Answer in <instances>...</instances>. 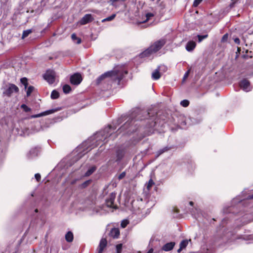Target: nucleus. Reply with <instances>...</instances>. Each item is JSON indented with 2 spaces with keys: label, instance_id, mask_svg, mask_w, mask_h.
Wrapping results in <instances>:
<instances>
[{
  "label": "nucleus",
  "instance_id": "44",
  "mask_svg": "<svg viewBox=\"0 0 253 253\" xmlns=\"http://www.w3.org/2000/svg\"><path fill=\"white\" fill-rule=\"evenodd\" d=\"M35 177L38 181H40V180H41V175L40 173L35 174Z\"/></svg>",
  "mask_w": 253,
  "mask_h": 253
},
{
  "label": "nucleus",
  "instance_id": "18",
  "mask_svg": "<svg viewBox=\"0 0 253 253\" xmlns=\"http://www.w3.org/2000/svg\"><path fill=\"white\" fill-rule=\"evenodd\" d=\"M196 42L194 41H189L186 45V49L188 51H192L196 47Z\"/></svg>",
  "mask_w": 253,
  "mask_h": 253
},
{
  "label": "nucleus",
  "instance_id": "41",
  "mask_svg": "<svg viewBox=\"0 0 253 253\" xmlns=\"http://www.w3.org/2000/svg\"><path fill=\"white\" fill-rule=\"evenodd\" d=\"M228 35L227 34L224 35L222 38L221 42H225L227 41V40L228 39Z\"/></svg>",
  "mask_w": 253,
  "mask_h": 253
},
{
  "label": "nucleus",
  "instance_id": "53",
  "mask_svg": "<svg viewBox=\"0 0 253 253\" xmlns=\"http://www.w3.org/2000/svg\"><path fill=\"white\" fill-rule=\"evenodd\" d=\"M36 212H38V209L35 210Z\"/></svg>",
  "mask_w": 253,
  "mask_h": 253
},
{
  "label": "nucleus",
  "instance_id": "2",
  "mask_svg": "<svg viewBox=\"0 0 253 253\" xmlns=\"http://www.w3.org/2000/svg\"><path fill=\"white\" fill-rule=\"evenodd\" d=\"M127 73V71H124L122 68H117L99 77L96 80L97 83L99 84L104 79H107V81H111L119 84L125 74Z\"/></svg>",
  "mask_w": 253,
  "mask_h": 253
},
{
  "label": "nucleus",
  "instance_id": "39",
  "mask_svg": "<svg viewBox=\"0 0 253 253\" xmlns=\"http://www.w3.org/2000/svg\"><path fill=\"white\" fill-rule=\"evenodd\" d=\"M202 1V0H194L193 2V6L194 7L197 6Z\"/></svg>",
  "mask_w": 253,
  "mask_h": 253
},
{
  "label": "nucleus",
  "instance_id": "33",
  "mask_svg": "<svg viewBox=\"0 0 253 253\" xmlns=\"http://www.w3.org/2000/svg\"><path fill=\"white\" fill-rule=\"evenodd\" d=\"M21 108H22L24 111L26 112H28L31 111V108L28 107L25 104H22L21 106Z\"/></svg>",
  "mask_w": 253,
  "mask_h": 253
},
{
  "label": "nucleus",
  "instance_id": "35",
  "mask_svg": "<svg viewBox=\"0 0 253 253\" xmlns=\"http://www.w3.org/2000/svg\"><path fill=\"white\" fill-rule=\"evenodd\" d=\"M154 184V182L152 179H150L148 183L147 184V188L148 190L150 189L152 185Z\"/></svg>",
  "mask_w": 253,
  "mask_h": 253
},
{
  "label": "nucleus",
  "instance_id": "50",
  "mask_svg": "<svg viewBox=\"0 0 253 253\" xmlns=\"http://www.w3.org/2000/svg\"><path fill=\"white\" fill-rule=\"evenodd\" d=\"M154 240H153H153H152V239H151V240H150V244H153V243L154 242Z\"/></svg>",
  "mask_w": 253,
  "mask_h": 253
},
{
  "label": "nucleus",
  "instance_id": "3",
  "mask_svg": "<svg viewBox=\"0 0 253 253\" xmlns=\"http://www.w3.org/2000/svg\"><path fill=\"white\" fill-rule=\"evenodd\" d=\"M136 120L131 119V120H128L123 126H122L120 129L121 131L125 130H127V133L132 132L134 131L136 129H135V126H133Z\"/></svg>",
  "mask_w": 253,
  "mask_h": 253
},
{
  "label": "nucleus",
  "instance_id": "46",
  "mask_svg": "<svg viewBox=\"0 0 253 253\" xmlns=\"http://www.w3.org/2000/svg\"><path fill=\"white\" fill-rule=\"evenodd\" d=\"M234 42L237 44H240V39L238 38H235L234 39Z\"/></svg>",
  "mask_w": 253,
  "mask_h": 253
},
{
  "label": "nucleus",
  "instance_id": "7",
  "mask_svg": "<svg viewBox=\"0 0 253 253\" xmlns=\"http://www.w3.org/2000/svg\"><path fill=\"white\" fill-rule=\"evenodd\" d=\"M116 198V194L115 193H111L109 197L106 199V205L107 207L111 208L114 209H116L117 206L114 204V200Z\"/></svg>",
  "mask_w": 253,
  "mask_h": 253
},
{
  "label": "nucleus",
  "instance_id": "30",
  "mask_svg": "<svg viewBox=\"0 0 253 253\" xmlns=\"http://www.w3.org/2000/svg\"><path fill=\"white\" fill-rule=\"evenodd\" d=\"M208 37V35L207 34L205 35H198L197 37L198 38V42H201L204 39H206Z\"/></svg>",
  "mask_w": 253,
  "mask_h": 253
},
{
  "label": "nucleus",
  "instance_id": "15",
  "mask_svg": "<svg viewBox=\"0 0 253 253\" xmlns=\"http://www.w3.org/2000/svg\"><path fill=\"white\" fill-rule=\"evenodd\" d=\"M109 236L111 237L114 238V239H117L119 238L120 236V230L119 228H112L109 233Z\"/></svg>",
  "mask_w": 253,
  "mask_h": 253
},
{
  "label": "nucleus",
  "instance_id": "23",
  "mask_svg": "<svg viewBox=\"0 0 253 253\" xmlns=\"http://www.w3.org/2000/svg\"><path fill=\"white\" fill-rule=\"evenodd\" d=\"M32 33V29H28L23 31L22 39H24L25 38L27 37L31 33Z\"/></svg>",
  "mask_w": 253,
  "mask_h": 253
},
{
  "label": "nucleus",
  "instance_id": "17",
  "mask_svg": "<svg viewBox=\"0 0 253 253\" xmlns=\"http://www.w3.org/2000/svg\"><path fill=\"white\" fill-rule=\"evenodd\" d=\"M39 150L37 148L31 149L28 153V157L29 159H32L38 156Z\"/></svg>",
  "mask_w": 253,
  "mask_h": 253
},
{
  "label": "nucleus",
  "instance_id": "52",
  "mask_svg": "<svg viewBox=\"0 0 253 253\" xmlns=\"http://www.w3.org/2000/svg\"><path fill=\"white\" fill-rule=\"evenodd\" d=\"M182 123L184 125H186V123L185 122V121L182 122Z\"/></svg>",
  "mask_w": 253,
  "mask_h": 253
},
{
  "label": "nucleus",
  "instance_id": "12",
  "mask_svg": "<svg viewBox=\"0 0 253 253\" xmlns=\"http://www.w3.org/2000/svg\"><path fill=\"white\" fill-rule=\"evenodd\" d=\"M93 20V18L90 14H86L80 20L79 23L83 25L91 22Z\"/></svg>",
  "mask_w": 253,
  "mask_h": 253
},
{
  "label": "nucleus",
  "instance_id": "11",
  "mask_svg": "<svg viewBox=\"0 0 253 253\" xmlns=\"http://www.w3.org/2000/svg\"><path fill=\"white\" fill-rule=\"evenodd\" d=\"M191 242V239H184L182 240L179 243V248L177 250V252L178 253H180L183 250H185L186 247L189 245V243Z\"/></svg>",
  "mask_w": 253,
  "mask_h": 253
},
{
  "label": "nucleus",
  "instance_id": "45",
  "mask_svg": "<svg viewBox=\"0 0 253 253\" xmlns=\"http://www.w3.org/2000/svg\"><path fill=\"white\" fill-rule=\"evenodd\" d=\"M123 154H120L119 152L117 153V161H120L123 157Z\"/></svg>",
  "mask_w": 253,
  "mask_h": 253
},
{
  "label": "nucleus",
  "instance_id": "16",
  "mask_svg": "<svg viewBox=\"0 0 253 253\" xmlns=\"http://www.w3.org/2000/svg\"><path fill=\"white\" fill-rule=\"evenodd\" d=\"M107 241L105 238H102L100 241L99 246L98 247V253H101L104 249L106 247Z\"/></svg>",
  "mask_w": 253,
  "mask_h": 253
},
{
  "label": "nucleus",
  "instance_id": "29",
  "mask_svg": "<svg viewBox=\"0 0 253 253\" xmlns=\"http://www.w3.org/2000/svg\"><path fill=\"white\" fill-rule=\"evenodd\" d=\"M154 16V15L152 13H147L145 15V17L146 18V19L144 20L142 22L145 23V22H147V21L149 20L151 18V17H153Z\"/></svg>",
  "mask_w": 253,
  "mask_h": 253
},
{
  "label": "nucleus",
  "instance_id": "5",
  "mask_svg": "<svg viewBox=\"0 0 253 253\" xmlns=\"http://www.w3.org/2000/svg\"><path fill=\"white\" fill-rule=\"evenodd\" d=\"M166 43L165 39H161L157 41L151 45L149 48L150 50L154 53L159 51Z\"/></svg>",
  "mask_w": 253,
  "mask_h": 253
},
{
  "label": "nucleus",
  "instance_id": "20",
  "mask_svg": "<svg viewBox=\"0 0 253 253\" xmlns=\"http://www.w3.org/2000/svg\"><path fill=\"white\" fill-rule=\"evenodd\" d=\"M97 167L95 166L90 167L87 171L84 173V176H89L91 175L96 170Z\"/></svg>",
  "mask_w": 253,
  "mask_h": 253
},
{
  "label": "nucleus",
  "instance_id": "49",
  "mask_svg": "<svg viewBox=\"0 0 253 253\" xmlns=\"http://www.w3.org/2000/svg\"><path fill=\"white\" fill-rule=\"evenodd\" d=\"M234 3H235V1L233 2L232 3L230 4V7H233Z\"/></svg>",
  "mask_w": 253,
  "mask_h": 253
},
{
  "label": "nucleus",
  "instance_id": "25",
  "mask_svg": "<svg viewBox=\"0 0 253 253\" xmlns=\"http://www.w3.org/2000/svg\"><path fill=\"white\" fill-rule=\"evenodd\" d=\"M91 180H88L84 181L82 184L80 185V187L81 188H85L87 187L91 182Z\"/></svg>",
  "mask_w": 253,
  "mask_h": 253
},
{
  "label": "nucleus",
  "instance_id": "47",
  "mask_svg": "<svg viewBox=\"0 0 253 253\" xmlns=\"http://www.w3.org/2000/svg\"><path fill=\"white\" fill-rule=\"evenodd\" d=\"M247 199H253V194L252 195H249L246 198Z\"/></svg>",
  "mask_w": 253,
  "mask_h": 253
},
{
  "label": "nucleus",
  "instance_id": "32",
  "mask_svg": "<svg viewBox=\"0 0 253 253\" xmlns=\"http://www.w3.org/2000/svg\"><path fill=\"white\" fill-rule=\"evenodd\" d=\"M21 83L24 85L25 88L27 87L28 85V82L27 79L26 78H23L21 79Z\"/></svg>",
  "mask_w": 253,
  "mask_h": 253
},
{
  "label": "nucleus",
  "instance_id": "43",
  "mask_svg": "<svg viewBox=\"0 0 253 253\" xmlns=\"http://www.w3.org/2000/svg\"><path fill=\"white\" fill-rule=\"evenodd\" d=\"M126 176V172H122L118 176V179L121 180L123 179Z\"/></svg>",
  "mask_w": 253,
  "mask_h": 253
},
{
  "label": "nucleus",
  "instance_id": "51",
  "mask_svg": "<svg viewBox=\"0 0 253 253\" xmlns=\"http://www.w3.org/2000/svg\"><path fill=\"white\" fill-rule=\"evenodd\" d=\"M189 204H190V205L193 206L194 203H193V202H190Z\"/></svg>",
  "mask_w": 253,
  "mask_h": 253
},
{
  "label": "nucleus",
  "instance_id": "9",
  "mask_svg": "<svg viewBox=\"0 0 253 253\" xmlns=\"http://www.w3.org/2000/svg\"><path fill=\"white\" fill-rule=\"evenodd\" d=\"M240 87L245 91L248 92L252 89L249 81L246 79H244L240 83Z\"/></svg>",
  "mask_w": 253,
  "mask_h": 253
},
{
  "label": "nucleus",
  "instance_id": "19",
  "mask_svg": "<svg viewBox=\"0 0 253 253\" xmlns=\"http://www.w3.org/2000/svg\"><path fill=\"white\" fill-rule=\"evenodd\" d=\"M153 53L150 50V48H148L146 50L140 54L139 56L140 58H144L145 57H149L151 54Z\"/></svg>",
  "mask_w": 253,
  "mask_h": 253
},
{
  "label": "nucleus",
  "instance_id": "37",
  "mask_svg": "<svg viewBox=\"0 0 253 253\" xmlns=\"http://www.w3.org/2000/svg\"><path fill=\"white\" fill-rule=\"evenodd\" d=\"M122 247H123V245L122 244H118L116 246V250H117V253H121V252L122 251Z\"/></svg>",
  "mask_w": 253,
  "mask_h": 253
},
{
  "label": "nucleus",
  "instance_id": "42",
  "mask_svg": "<svg viewBox=\"0 0 253 253\" xmlns=\"http://www.w3.org/2000/svg\"><path fill=\"white\" fill-rule=\"evenodd\" d=\"M151 120H152V122L149 125L148 127H154L156 125V122H154V119L153 118L151 119Z\"/></svg>",
  "mask_w": 253,
  "mask_h": 253
},
{
  "label": "nucleus",
  "instance_id": "40",
  "mask_svg": "<svg viewBox=\"0 0 253 253\" xmlns=\"http://www.w3.org/2000/svg\"><path fill=\"white\" fill-rule=\"evenodd\" d=\"M243 238L244 240H253V235H250L244 237Z\"/></svg>",
  "mask_w": 253,
  "mask_h": 253
},
{
  "label": "nucleus",
  "instance_id": "28",
  "mask_svg": "<svg viewBox=\"0 0 253 253\" xmlns=\"http://www.w3.org/2000/svg\"><path fill=\"white\" fill-rule=\"evenodd\" d=\"M116 14H113L110 16H109L102 20V22H105L106 21H110L113 20L116 17Z\"/></svg>",
  "mask_w": 253,
  "mask_h": 253
},
{
  "label": "nucleus",
  "instance_id": "48",
  "mask_svg": "<svg viewBox=\"0 0 253 253\" xmlns=\"http://www.w3.org/2000/svg\"><path fill=\"white\" fill-rule=\"evenodd\" d=\"M153 251V249L151 248L147 253H152Z\"/></svg>",
  "mask_w": 253,
  "mask_h": 253
},
{
  "label": "nucleus",
  "instance_id": "36",
  "mask_svg": "<svg viewBox=\"0 0 253 253\" xmlns=\"http://www.w3.org/2000/svg\"><path fill=\"white\" fill-rule=\"evenodd\" d=\"M128 224V221L127 220H124L122 221L121 225L123 228H125Z\"/></svg>",
  "mask_w": 253,
  "mask_h": 253
},
{
  "label": "nucleus",
  "instance_id": "22",
  "mask_svg": "<svg viewBox=\"0 0 253 253\" xmlns=\"http://www.w3.org/2000/svg\"><path fill=\"white\" fill-rule=\"evenodd\" d=\"M72 40L77 44H80L81 42V39L78 38L75 34H73L71 35Z\"/></svg>",
  "mask_w": 253,
  "mask_h": 253
},
{
  "label": "nucleus",
  "instance_id": "34",
  "mask_svg": "<svg viewBox=\"0 0 253 253\" xmlns=\"http://www.w3.org/2000/svg\"><path fill=\"white\" fill-rule=\"evenodd\" d=\"M189 102L187 100H183L180 102V104L184 107H187L189 105Z\"/></svg>",
  "mask_w": 253,
  "mask_h": 253
},
{
  "label": "nucleus",
  "instance_id": "21",
  "mask_svg": "<svg viewBox=\"0 0 253 253\" xmlns=\"http://www.w3.org/2000/svg\"><path fill=\"white\" fill-rule=\"evenodd\" d=\"M65 239L68 242H71L73 240V234L72 232L69 231L65 235Z\"/></svg>",
  "mask_w": 253,
  "mask_h": 253
},
{
  "label": "nucleus",
  "instance_id": "24",
  "mask_svg": "<svg viewBox=\"0 0 253 253\" xmlns=\"http://www.w3.org/2000/svg\"><path fill=\"white\" fill-rule=\"evenodd\" d=\"M59 94L58 91L55 90H54L52 91L51 93V98L53 99H57L59 97Z\"/></svg>",
  "mask_w": 253,
  "mask_h": 253
},
{
  "label": "nucleus",
  "instance_id": "27",
  "mask_svg": "<svg viewBox=\"0 0 253 253\" xmlns=\"http://www.w3.org/2000/svg\"><path fill=\"white\" fill-rule=\"evenodd\" d=\"M71 88L70 85L65 84L63 87V92L65 93H68L71 91Z\"/></svg>",
  "mask_w": 253,
  "mask_h": 253
},
{
  "label": "nucleus",
  "instance_id": "13",
  "mask_svg": "<svg viewBox=\"0 0 253 253\" xmlns=\"http://www.w3.org/2000/svg\"><path fill=\"white\" fill-rule=\"evenodd\" d=\"M161 68L166 69V67L164 66H159L152 74V78L153 79L157 80L160 78L161 76V74L160 73Z\"/></svg>",
  "mask_w": 253,
  "mask_h": 253
},
{
  "label": "nucleus",
  "instance_id": "38",
  "mask_svg": "<svg viewBox=\"0 0 253 253\" xmlns=\"http://www.w3.org/2000/svg\"><path fill=\"white\" fill-rule=\"evenodd\" d=\"M190 72V70L189 69L185 73V74L183 76V80H182L183 82H184L185 81V80L188 78V77L189 76Z\"/></svg>",
  "mask_w": 253,
  "mask_h": 253
},
{
  "label": "nucleus",
  "instance_id": "10",
  "mask_svg": "<svg viewBox=\"0 0 253 253\" xmlns=\"http://www.w3.org/2000/svg\"><path fill=\"white\" fill-rule=\"evenodd\" d=\"M82 80L81 75L76 73L72 76L70 78V82L72 84L78 85L80 84Z\"/></svg>",
  "mask_w": 253,
  "mask_h": 253
},
{
  "label": "nucleus",
  "instance_id": "4",
  "mask_svg": "<svg viewBox=\"0 0 253 253\" xmlns=\"http://www.w3.org/2000/svg\"><path fill=\"white\" fill-rule=\"evenodd\" d=\"M18 90V87L16 85L9 84L4 87L3 94L7 96H10L13 92H17Z\"/></svg>",
  "mask_w": 253,
  "mask_h": 253
},
{
  "label": "nucleus",
  "instance_id": "26",
  "mask_svg": "<svg viewBox=\"0 0 253 253\" xmlns=\"http://www.w3.org/2000/svg\"><path fill=\"white\" fill-rule=\"evenodd\" d=\"M169 149L167 147H166L162 149L159 150L156 153V156L157 157H159L160 155L162 154L163 153L167 151Z\"/></svg>",
  "mask_w": 253,
  "mask_h": 253
},
{
  "label": "nucleus",
  "instance_id": "14",
  "mask_svg": "<svg viewBox=\"0 0 253 253\" xmlns=\"http://www.w3.org/2000/svg\"><path fill=\"white\" fill-rule=\"evenodd\" d=\"M175 245V243L174 242L168 243L163 246L161 250L162 251L169 252L173 249Z\"/></svg>",
  "mask_w": 253,
  "mask_h": 253
},
{
  "label": "nucleus",
  "instance_id": "31",
  "mask_svg": "<svg viewBox=\"0 0 253 253\" xmlns=\"http://www.w3.org/2000/svg\"><path fill=\"white\" fill-rule=\"evenodd\" d=\"M34 87L33 86H30L28 87L27 90V96H29L31 95V93L33 91Z\"/></svg>",
  "mask_w": 253,
  "mask_h": 253
},
{
  "label": "nucleus",
  "instance_id": "8",
  "mask_svg": "<svg viewBox=\"0 0 253 253\" xmlns=\"http://www.w3.org/2000/svg\"><path fill=\"white\" fill-rule=\"evenodd\" d=\"M60 110V108H56L54 109H50L47 111H45L43 112H42L41 113L37 114V115H32L30 118H39L44 116L48 115L51 114H53L56 112H57L58 111Z\"/></svg>",
  "mask_w": 253,
  "mask_h": 253
},
{
  "label": "nucleus",
  "instance_id": "6",
  "mask_svg": "<svg viewBox=\"0 0 253 253\" xmlns=\"http://www.w3.org/2000/svg\"><path fill=\"white\" fill-rule=\"evenodd\" d=\"M55 72L52 70H48L44 75V79L49 84H52L55 81Z\"/></svg>",
  "mask_w": 253,
  "mask_h": 253
},
{
  "label": "nucleus",
  "instance_id": "1",
  "mask_svg": "<svg viewBox=\"0 0 253 253\" xmlns=\"http://www.w3.org/2000/svg\"><path fill=\"white\" fill-rule=\"evenodd\" d=\"M114 129V128L112 129L111 126H108L104 128L103 130L96 133L90 139L84 142L81 145L79 146L76 151L74 152V154L77 153L75 161L79 160L86 153L99 145L100 144L99 141H105L107 138L111 135L112 131Z\"/></svg>",
  "mask_w": 253,
  "mask_h": 253
}]
</instances>
